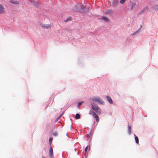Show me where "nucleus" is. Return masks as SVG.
Masks as SVG:
<instances>
[{
  "mask_svg": "<svg viewBox=\"0 0 158 158\" xmlns=\"http://www.w3.org/2000/svg\"><path fill=\"white\" fill-rule=\"evenodd\" d=\"M76 9L75 10L81 12L87 13L89 11V8L88 7L84 6L82 4H80L76 6Z\"/></svg>",
  "mask_w": 158,
  "mask_h": 158,
  "instance_id": "f257e3e1",
  "label": "nucleus"
},
{
  "mask_svg": "<svg viewBox=\"0 0 158 158\" xmlns=\"http://www.w3.org/2000/svg\"><path fill=\"white\" fill-rule=\"evenodd\" d=\"M91 107L92 109L95 111L98 114L100 115L101 113V111L100 109L97 105H94V103H92Z\"/></svg>",
  "mask_w": 158,
  "mask_h": 158,
  "instance_id": "f03ea898",
  "label": "nucleus"
},
{
  "mask_svg": "<svg viewBox=\"0 0 158 158\" xmlns=\"http://www.w3.org/2000/svg\"><path fill=\"white\" fill-rule=\"evenodd\" d=\"M92 100L95 102H98L100 104H103L104 103L102 100L99 97H93L92 98Z\"/></svg>",
  "mask_w": 158,
  "mask_h": 158,
  "instance_id": "7ed1b4c3",
  "label": "nucleus"
},
{
  "mask_svg": "<svg viewBox=\"0 0 158 158\" xmlns=\"http://www.w3.org/2000/svg\"><path fill=\"white\" fill-rule=\"evenodd\" d=\"M89 114L90 115H92L93 117L95 118L96 121L98 123L99 122V117L94 111L93 110H90Z\"/></svg>",
  "mask_w": 158,
  "mask_h": 158,
  "instance_id": "20e7f679",
  "label": "nucleus"
},
{
  "mask_svg": "<svg viewBox=\"0 0 158 158\" xmlns=\"http://www.w3.org/2000/svg\"><path fill=\"white\" fill-rule=\"evenodd\" d=\"M49 155L50 158H52L53 157V151L52 146L50 147V150L49 151Z\"/></svg>",
  "mask_w": 158,
  "mask_h": 158,
  "instance_id": "39448f33",
  "label": "nucleus"
},
{
  "mask_svg": "<svg viewBox=\"0 0 158 158\" xmlns=\"http://www.w3.org/2000/svg\"><path fill=\"white\" fill-rule=\"evenodd\" d=\"M51 25L50 24H42L41 25V27L44 28L48 29L51 27Z\"/></svg>",
  "mask_w": 158,
  "mask_h": 158,
  "instance_id": "423d86ee",
  "label": "nucleus"
},
{
  "mask_svg": "<svg viewBox=\"0 0 158 158\" xmlns=\"http://www.w3.org/2000/svg\"><path fill=\"white\" fill-rule=\"evenodd\" d=\"M9 2L15 5L19 4V2L15 0H9Z\"/></svg>",
  "mask_w": 158,
  "mask_h": 158,
  "instance_id": "0eeeda50",
  "label": "nucleus"
},
{
  "mask_svg": "<svg viewBox=\"0 0 158 158\" xmlns=\"http://www.w3.org/2000/svg\"><path fill=\"white\" fill-rule=\"evenodd\" d=\"M4 8L3 6L0 4V13H2L4 12Z\"/></svg>",
  "mask_w": 158,
  "mask_h": 158,
  "instance_id": "6e6552de",
  "label": "nucleus"
},
{
  "mask_svg": "<svg viewBox=\"0 0 158 158\" xmlns=\"http://www.w3.org/2000/svg\"><path fill=\"white\" fill-rule=\"evenodd\" d=\"M106 97L107 98V99L108 101L111 104H112L113 103V101H112L111 98V97L108 96H106Z\"/></svg>",
  "mask_w": 158,
  "mask_h": 158,
  "instance_id": "1a4fd4ad",
  "label": "nucleus"
},
{
  "mask_svg": "<svg viewBox=\"0 0 158 158\" xmlns=\"http://www.w3.org/2000/svg\"><path fill=\"white\" fill-rule=\"evenodd\" d=\"M31 4L34 6H38V3L37 2L32 1L31 2Z\"/></svg>",
  "mask_w": 158,
  "mask_h": 158,
  "instance_id": "9d476101",
  "label": "nucleus"
},
{
  "mask_svg": "<svg viewBox=\"0 0 158 158\" xmlns=\"http://www.w3.org/2000/svg\"><path fill=\"white\" fill-rule=\"evenodd\" d=\"M128 132L129 134L130 135L131 133V127L129 125L128 127Z\"/></svg>",
  "mask_w": 158,
  "mask_h": 158,
  "instance_id": "9b49d317",
  "label": "nucleus"
},
{
  "mask_svg": "<svg viewBox=\"0 0 158 158\" xmlns=\"http://www.w3.org/2000/svg\"><path fill=\"white\" fill-rule=\"evenodd\" d=\"M139 31H140V29H139L138 30H137L135 32L133 33L131 35H135L138 33Z\"/></svg>",
  "mask_w": 158,
  "mask_h": 158,
  "instance_id": "f8f14e48",
  "label": "nucleus"
},
{
  "mask_svg": "<svg viewBox=\"0 0 158 158\" xmlns=\"http://www.w3.org/2000/svg\"><path fill=\"white\" fill-rule=\"evenodd\" d=\"M102 19L106 22H108L109 21V19L105 17H103L102 18Z\"/></svg>",
  "mask_w": 158,
  "mask_h": 158,
  "instance_id": "ddd939ff",
  "label": "nucleus"
},
{
  "mask_svg": "<svg viewBox=\"0 0 158 158\" xmlns=\"http://www.w3.org/2000/svg\"><path fill=\"white\" fill-rule=\"evenodd\" d=\"M75 118L77 119H78L80 118V115L79 114H77L75 115Z\"/></svg>",
  "mask_w": 158,
  "mask_h": 158,
  "instance_id": "4468645a",
  "label": "nucleus"
},
{
  "mask_svg": "<svg viewBox=\"0 0 158 158\" xmlns=\"http://www.w3.org/2000/svg\"><path fill=\"white\" fill-rule=\"evenodd\" d=\"M71 17H68L64 21V22H66L70 20H71Z\"/></svg>",
  "mask_w": 158,
  "mask_h": 158,
  "instance_id": "2eb2a0df",
  "label": "nucleus"
},
{
  "mask_svg": "<svg viewBox=\"0 0 158 158\" xmlns=\"http://www.w3.org/2000/svg\"><path fill=\"white\" fill-rule=\"evenodd\" d=\"M135 141L136 143H139V139L138 137L137 136H135Z\"/></svg>",
  "mask_w": 158,
  "mask_h": 158,
  "instance_id": "dca6fc26",
  "label": "nucleus"
},
{
  "mask_svg": "<svg viewBox=\"0 0 158 158\" xmlns=\"http://www.w3.org/2000/svg\"><path fill=\"white\" fill-rule=\"evenodd\" d=\"M126 1V0H120V3L121 4H123Z\"/></svg>",
  "mask_w": 158,
  "mask_h": 158,
  "instance_id": "f3484780",
  "label": "nucleus"
},
{
  "mask_svg": "<svg viewBox=\"0 0 158 158\" xmlns=\"http://www.w3.org/2000/svg\"><path fill=\"white\" fill-rule=\"evenodd\" d=\"M83 103V102H79L78 103V105H77V106L78 107H79L80 106V105H81L82 103Z\"/></svg>",
  "mask_w": 158,
  "mask_h": 158,
  "instance_id": "a211bd4d",
  "label": "nucleus"
},
{
  "mask_svg": "<svg viewBox=\"0 0 158 158\" xmlns=\"http://www.w3.org/2000/svg\"><path fill=\"white\" fill-rule=\"evenodd\" d=\"M53 139V138H50L49 139V143H52V141Z\"/></svg>",
  "mask_w": 158,
  "mask_h": 158,
  "instance_id": "6ab92c4d",
  "label": "nucleus"
},
{
  "mask_svg": "<svg viewBox=\"0 0 158 158\" xmlns=\"http://www.w3.org/2000/svg\"><path fill=\"white\" fill-rule=\"evenodd\" d=\"M53 135L55 136H56L58 135V133L56 132H55L53 133Z\"/></svg>",
  "mask_w": 158,
  "mask_h": 158,
  "instance_id": "aec40b11",
  "label": "nucleus"
},
{
  "mask_svg": "<svg viewBox=\"0 0 158 158\" xmlns=\"http://www.w3.org/2000/svg\"><path fill=\"white\" fill-rule=\"evenodd\" d=\"M88 146H87L86 147V148H85V153H86L87 152V150L88 149Z\"/></svg>",
  "mask_w": 158,
  "mask_h": 158,
  "instance_id": "412c9836",
  "label": "nucleus"
},
{
  "mask_svg": "<svg viewBox=\"0 0 158 158\" xmlns=\"http://www.w3.org/2000/svg\"><path fill=\"white\" fill-rule=\"evenodd\" d=\"M89 135H86V137H87V138H89Z\"/></svg>",
  "mask_w": 158,
  "mask_h": 158,
  "instance_id": "4be33fe9",
  "label": "nucleus"
},
{
  "mask_svg": "<svg viewBox=\"0 0 158 158\" xmlns=\"http://www.w3.org/2000/svg\"><path fill=\"white\" fill-rule=\"evenodd\" d=\"M42 158H45L44 157H42Z\"/></svg>",
  "mask_w": 158,
  "mask_h": 158,
  "instance_id": "5701e85b",
  "label": "nucleus"
},
{
  "mask_svg": "<svg viewBox=\"0 0 158 158\" xmlns=\"http://www.w3.org/2000/svg\"><path fill=\"white\" fill-rule=\"evenodd\" d=\"M54 158V156H53V158Z\"/></svg>",
  "mask_w": 158,
  "mask_h": 158,
  "instance_id": "b1692460",
  "label": "nucleus"
}]
</instances>
